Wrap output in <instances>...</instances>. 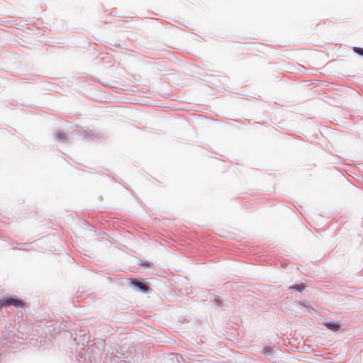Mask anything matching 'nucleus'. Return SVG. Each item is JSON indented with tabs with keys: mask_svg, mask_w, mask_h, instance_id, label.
Wrapping results in <instances>:
<instances>
[{
	"mask_svg": "<svg viewBox=\"0 0 363 363\" xmlns=\"http://www.w3.org/2000/svg\"><path fill=\"white\" fill-rule=\"evenodd\" d=\"M305 287L306 286L303 284H296V285L293 286L291 288L298 291H302L303 290H304Z\"/></svg>",
	"mask_w": 363,
	"mask_h": 363,
	"instance_id": "4",
	"label": "nucleus"
},
{
	"mask_svg": "<svg viewBox=\"0 0 363 363\" xmlns=\"http://www.w3.org/2000/svg\"><path fill=\"white\" fill-rule=\"evenodd\" d=\"M132 284L143 291H147L149 289L148 286L146 284H145L140 281H138L136 279H133Z\"/></svg>",
	"mask_w": 363,
	"mask_h": 363,
	"instance_id": "2",
	"label": "nucleus"
},
{
	"mask_svg": "<svg viewBox=\"0 0 363 363\" xmlns=\"http://www.w3.org/2000/svg\"><path fill=\"white\" fill-rule=\"evenodd\" d=\"M325 325L330 330L337 331L340 329V325L337 323H325Z\"/></svg>",
	"mask_w": 363,
	"mask_h": 363,
	"instance_id": "3",
	"label": "nucleus"
},
{
	"mask_svg": "<svg viewBox=\"0 0 363 363\" xmlns=\"http://www.w3.org/2000/svg\"><path fill=\"white\" fill-rule=\"evenodd\" d=\"M57 136L60 140H64L66 138L65 135L62 133H57Z\"/></svg>",
	"mask_w": 363,
	"mask_h": 363,
	"instance_id": "6",
	"label": "nucleus"
},
{
	"mask_svg": "<svg viewBox=\"0 0 363 363\" xmlns=\"http://www.w3.org/2000/svg\"><path fill=\"white\" fill-rule=\"evenodd\" d=\"M354 51L359 55H361L363 56V48H354Z\"/></svg>",
	"mask_w": 363,
	"mask_h": 363,
	"instance_id": "5",
	"label": "nucleus"
},
{
	"mask_svg": "<svg viewBox=\"0 0 363 363\" xmlns=\"http://www.w3.org/2000/svg\"><path fill=\"white\" fill-rule=\"evenodd\" d=\"M11 305H13L16 307H19V306L23 307V306H24V303L21 300H18V299H15V298H4V299L0 300V308L7 307V306H10Z\"/></svg>",
	"mask_w": 363,
	"mask_h": 363,
	"instance_id": "1",
	"label": "nucleus"
}]
</instances>
